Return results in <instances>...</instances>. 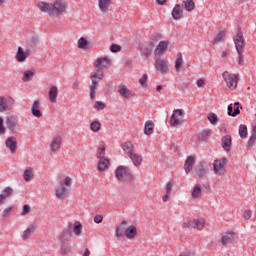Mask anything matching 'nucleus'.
<instances>
[{
    "instance_id": "obj_1",
    "label": "nucleus",
    "mask_w": 256,
    "mask_h": 256,
    "mask_svg": "<svg viewBox=\"0 0 256 256\" xmlns=\"http://www.w3.org/2000/svg\"><path fill=\"white\" fill-rule=\"evenodd\" d=\"M111 63V60L107 57L98 58L95 62V67L97 70L91 75L92 84L90 85V99L93 101L97 97V89H99V81L103 80V70L102 68L107 67Z\"/></svg>"
},
{
    "instance_id": "obj_2",
    "label": "nucleus",
    "mask_w": 256,
    "mask_h": 256,
    "mask_svg": "<svg viewBox=\"0 0 256 256\" xmlns=\"http://www.w3.org/2000/svg\"><path fill=\"white\" fill-rule=\"evenodd\" d=\"M38 9L48 15H63L67 12V2L63 0H55L53 3L39 2Z\"/></svg>"
},
{
    "instance_id": "obj_3",
    "label": "nucleus",
    "mask_w": 256,
    "mask_h": 256,
    "mask_svg": "<svg viewBox=\"0 0 256 256\" xmlns=\"http://www.w3.org/2000/svg\"><path fill=\"white\" fill-rule=\"evenodd\" d=\"M233 41L238 54V65H243V53L245 52V38L243 37V32L241 31V29H239L237 35L234 36Z\"/></svg>"
},
{
    "instance_id": "obj_4",
    "label": "nucleus",
    "mask_w": 256,
    "mask_h": 256,
    "mask_svg": "<svg viewBox=\"0 0 256 256\" xmlns=\"http://www.w3.org/2000/svg\"><path fill=\"white\" fill-rule=\"evenodd\" d=\"M222 78L227 84L228 89H231V91H235V89H237V85L239 83V74H229V71H224L222 73Z\"/></svg>"
},
{
    "instance_id": "obj_5",
    "label": "nucleus",
    "mask_w": 256,
    "mask_h": 256,
    "mask_svg": "<svg viewBox=\"0 0 256 256\" xmlns=\"http://www.w3.org/2000/svg\"><path fill=\"white\" fill-rule=\"evenodd\" d=\"M185 112L183 109H176L173 111L170 117V125L171 127H181L185 123Z\"/></svg>"
},
{
    "instance_id": "obj_6",
    "label": "nucleus",
    "mask_w": 256,
    "mask_h": 256,
    "mask_svg": "<svg viewBox=\"0 0 256 256\" xmlns=\"http://www.w3.org/2000/svg\"><path fill=\"white\" fill-rule=\"evenodd\" d=\"M209 163L205 161L199 162V164L195 168V177L197 179H201L207 175V171H209Z\"/></svg>"
},
{
    "instance_id": "obj_7",
    "label": "nucleus",
    "mask_w": 256,
    "mask_h": 256,
    "mask_svg": "<svg viewBox=\"0 0 256 256\" xmlns=\"http://www.w3.org/2000/svg\"><path fill=\"white\" fill-rule=\"evenodd\" d=\"M115 176L118 179V181L125 182L129 177H131V172L125 168L124 166H119L115 170Z\"/></svg>"
},
{
    "instance_id": "obj_8",
    "label": "nucleus",
    "mask_w": 256,
    "mask_h": 256,
    "mask_svg": "<svg viewBox=\"0 0 256 256\" xmlns=\"http://www.w3.org/2000/svg\"><path fill=\"white\" fill-rule=\"evenodd\" d=\"M227 158L217 159L213 163V171L216 175H223L225 173V165Z\"/></svg>"
},
{
    "instance_id": "obj_9",
    "label": "nucleus",
    "mask_w": 256,
    "mask_h": 256,
    "mask_svg": "<svg viewBox=\"0 0 256 256\" xmlns=\"http://www.w3.org/2000/svg\"><path fill=\"white\" fill-rule=\"evenodd\" d=\"M13 103H15V99L12 97H0V113L7 111V109H11Z\"/></svg>"
},
{
    "instance_id": "obj_10",
    "label": "nucleus",
    "mask_w": 256,
    "mask_h": 256,
    "mask_svg": "<svg viewBox=\"0 0 256 256\" xmlns=\"http://www.w3.org/2000/svg\"><path fill=\"white\" fill-rule=\"evenodd\" d=\"M167 47H169V41H160L154 50V55L156 57H161V55H164V53L167 52Z\"/></svg>"
},
{
    "instance_id": "obj_11",
    "label": "nucleus",
    "mask_w": 256,
    "mask_h": 256,
    "mask_svg": "<svg viewBox=\"0 0 256 256\" xmlns=\"http://www.w3.org/2000/svg\"><path fill=\"white\" fill-rule=\"evenodd\" d=\"M5 145L10 150V153H17V138L15 136L8 137Z\"/></svg>"
},
{
    "instance_id": "obj_12",
    "label": "nucleus",
    "mask_w": 256,
    "mask_h": 256,
    "mask_svg": "<svg viewBox=\"0 0 256 256\" xmlns=\"http://www.w3.org/2000/svg\"><path fill=\"white\" fill-rule=\"evenodd\" d=\"M117 92L123 97V99H130V97H133V92H131L125 84H120Z\"/></svg>"
},
{
    "instance_id": "obj_13",
    "label": "nucleus",
    "mask_w": 256,
    "mask_h": 256,
    "mask_svg": "<svg viewBox=\"0 0 256 256\" xmlns=\"http://www.w3.org/2000/svg\"><path fill=\"white\" fill-rule=\"evenodd\" d=\"M73 232V226L69 225L68 228L64 229L60 236V241L64 245L71 239V233Z\"/></svg>"
},
{
    "instance_id": "obj_14",
    "label": "nucleus",
    "mask_w": 256,
    "mask_h": 256,
    "mask_svg": "<svg viewBox=\"0 0 256 256\" xmlns=\"http://www.w3.org/2000/svg\"><path fill=\"white\" fill-rule=\"evenodd\" d=\"M171 15L174 21L183 19V8L179 4H176L172 9Z\"/></svg>"
},
{
    "instance_id": "obj_15",
    "label": "nucleus",
    "mask_w": 256,
    "mask_h": 256,
    "mask_svg": "<svg viewBox=\"0 0 256 256\" xmlns=\"http://www.w3.org/2000/svg\"><path fill=\"white\" fill-rule=\"evenodd\" d=\"M155 68L156 71H159V73H167V69H169V66L165 59H158L155 61Z\"/></svg>"
},
{
    "instance_id": "obj_16",
    "label": "nucleus",
    "mask_w": 256,
    "mask_h": 256,
    "mask_svg": "<svg viewBox=\"0 0 256 256\" xmlns=\"http://www.w3.org/2000/svg\"><path fill=\"white\" fill-rule=\"evenodd\" d=\"M31 113L33 117H37V119H40V117H43V113H41V102L39 100L34 101Z\"/></svg>"
},
{
    "instance_id": "obj_17",
    "label": "nucleus",
    "mask_w": 256,
    "mask_h": 256,
    "mask_svg": "<svg viewBox=\"0 0 256 256\" xmlns=\"http://www.w3.org/2000/svg\"><path fill=\"white\" fill-rule=\"evenodd\" d=\"M235 241V232L230 231L224 234L221 238V244L223 246L229 245V243H234Z\"/></svg>"
},
{
    "instance_id": "obj_18",
    "label": "nucleus",
    "mask_w": 256,
    "mask_h": 256,
    "mask_svg": "<svg viewBox=\"0 0 256 256\" xmlns=\"http://www.w3.org/2000/svg\"><path fill=\"white\" fill-rule=\"evenodd\" d=\"M61 143H63V138L61 136H54L50 144L51 151H59L61 149Z\"/></svg>"
},
{
    "instance_id": "obj_19",
    "label": "nucleus",
    "mask_w": 256,
    "mask_h": 256,
    "mask_svg": "<svg viewBox=\"0 0 256 256\" xmlns=\"http://www.w3.org/2000/svg\"><path fill=\"white\" fill-rule=\"evenodd\" d=\"M193 165H195V156H188L184 163V171L186 175H189L193 171Z\"/></svg>"
},
{
    "instance_id": "obj_20",
    "label": "nucleus",
    "mask_w": 256,
    "mask_h": 256,
    "mask_svg": "<svg viewBox=\"0 0 256 256\" xmlns=\"http://www.w3.org/2000/svg\"><path fill=\"white\" fill-rule=\"evenodd\" d=\"M48 97L51 103H57V98L59 97V88L55 85L51 86L48 92Z\"/></svg>"
},
{
    "instance_id": "obj_21",
    "label": "nucleus",
    "mask_w": 256,
    "mask_h": 256,
    "mask_svg": "<svg viewBox=\"0 0 256 256\" xmlns=\"http://www.w3.org/2000/svg\"><path fill=\"white\" fill-rule=\"evenodd\" d=\"M27 57H29V53L23 51L22 47H18L16 53V60L18 61V63H25V61H27Z\"/></svg>"
},
{
    "instance_id": "obj_22",
    "label": "nucleus",
    "mask_w": 256,
    "mask_h": 256,
    "mask_svg": "<svg viewBox=\"0 0 256 256\" xmlns=\"http://www.w3.org/2000/svg\"><path fill=\"white\" fill-rule=\"evenodd\" d=\"M6 125L12 133H15L17 131V119L15 116H10L6 119Z\"/></svg>"
},
{
    "instance_id": "obj_23",
    "label": "nucleus",
    "mask_w": 256,
    "mask_h": 256,
    "mask_svg": "<svg viewBox=\"0 0 256 256\" xmlns=\"http://www.w3.org/2000/svg\"><path fill=\"white\" fill-rule=\"evenodd\" d=\"M98 7L102 13H109V7H111V0H98Z\"/></svg>"
},
{
    "instance_id": "obj_24",
    "label": "nucleus",
    "mask_w": 256,
    "mask_h": 256,
    "mask_svg": "<svg viewBox=\"0 0 256 256\" xmlns=\"http://www.w3.org/2000/svg\"><path fill=\"white\" fill-rule=\"evenodd\" d=\"M122 149L124 153H127L128 157L135 153V146L131 141H127L124 144H122Z\"/></svg>"
},
{
    "instance_id": "obj_25",
    "label": "nucleus",
    "mask_w": 256,
    "mask_h": 256,
    "mask_svg": "<svg viewBox=\"0 0 256 256\" xmlns=\"http://www.w3.org/2000/svg\"><path fill=\"white\" fill-rule=\"evenodd\" d=\"M127 225H129V222H127V220H123L121 222V224L116 229V237H123L124 233H126L128 229Z\"/></svg>"
},
{
    "instance_id": "obj_26",
    "label": "nucleus",
    "mask_w": 256,
    "mask_h": 256,
    "mask_svg": "<svg viewBox=\"0 0 256 256\" xmlns=\"http://www.w3.org/2000/svg\"><path fill=\"white\" fill-rule=\"evenodd\" d=\"M129 159H131L133 165L135 167H139L141 165V163H143V156L133 152L132 154H130Z\"/></svg>"
},
{
    "instance_id": "obj_27",
    "label": "nucleus",
    "mask_w": 256,
    "mask_h": 256,
    "mask_svg": "<svg viewBox=\"0 0 256 256\" xmlns=\"http://www.w3.org/2000/svg\"><path fill=\"white\" fill-rule=\"evenodd\" d=\"M124 235L125 237H127V239H135V237H137V227H135L134 225H130L126 229Z\"/></svg>"
},
{
    "instance_id": "obj_28",
    "label": "nucleus",
    "mask_w": 256,
    "mask_h": 256,
    "mask_svg": "<svg viewBox=\"0 0 256 256\" xmlns=\"http://www.w3.org/2000/svg\"><path fill=\"white\" fill-rule=\"evenodd\" d=\"M193 229H198V231H203V229H205V219L204 218L194 219Z\"/></svg>"
},
{
    "instance_id": "obj_29",
    "label": "nucleus",
    "mask_w": 256,
    "mask_h": 256,
    "mask_svg": "<svg viewBox=\"0 0 256 256\" xmlns=\"http://www.w3.org/2000/svg\"><path fill=\"white\" fill-rule=\"evenodd\" d=\"M222 147L226 152L231 151V137L229 135L222 138Z\"/></svg>"
},
{
    "instance_id": "obj_30",
    "label": "nucleus",
    "mask_w": 256,
    "mask_h": 256,
    "mask_svg": "<svg viewBox=\"0 0 256 256\" xmlns=\"http://www.w3.org/2000/svg\"><path fill=\"white\" fill-rule=\"evenodd\" d=\"M182 7L185 11L191 12L195 9V2L193 0H183Z\"/></svg>"
},
{
    "instance_id": "obj_31",
    "label": "nucleus",
    "mask_w": 256,
    "mask_h": 256,
    "mask_svg": "<svg viewBox=\"0 0 256 256\" xmlns=\"http://www.w3.org/2000/svg\"><path fill=\"white\" fill-rule=\"evenodd\" d=\"M256 143V124L252 128V134L248 140L247 147L251 149V147H254Z\"/></svg>"
},
{
    "instance_id": "obj_32",
    "label": "nucleus",
    "mask_w": 256,
    "mask_h": 256,
    "mask_svg": "<svg viewBox=\"0 0 256 256\" xmlns=\"http://www.w3.org/2000/svg\"><path fill=\"white\" fill-rule=\"evenodd\" d=\"M98 169L99 171H105V169H109V159L100 158L98 161Z\"/></svg>"
},
{
    "instance_id": "obj_33",
    "label": "nucleus",
    "mask_w": 256,
    "mask_h": 256,
    "mask_svg": "<svg viewBox=\"0 0 256 256\" xmlns=\"http://www.w3.org/2000/svg\"><path fill=\"white\" fill-rule=\"evenodd\" d=\"M155 124L152 121L148 120L144 124V135H151L153 133V128Z\"/></svg>"
},
{
    "instance_id": "obj_34",
    "label": "nucleus",
    "mask_w": 256,
    "mask_h": 256,
    "mask_svg": "<svg viewBox=\"0 0 256 256\" xmlns=\"http://www.w3.org/2000/svg\"><path fill=\"white\" fill-rule=\"evenodd\" d=\"M35 233V224H31L24 232H23V240L27 241L31 234Z\"/></svg>"
},
{
    "instance_id": "obj_35",
    "label": "nucleus",
    "mask_w": 256,
    "mask_h": 256,
    "mask_svg": "<svg viewBox=\"0 0 256 256\" xmlns=\"http://www.w3.org/2000/svg\"><path fill=\"white\" fill-rule=\"evenodd\" d=\"M241 113V110H239V106L234 108L233 111V104L228 105V115L229 117H237Z\"/></svg>"
},
{
    "instance_id": "obj_36",
    "label": "nucleus",
    "mask_w": 256,
    "mask_h": 256,
    "mask_svg": "<svg viewBox=\"0 0 256 256\" xmlns=\"http://www.w3.org/2000/svg\"><path fill=\"white\" fill-rule=\"evenodd\" d=\"M181 67H183V54L178 53L175 61V69L178 73L181 71Z\"/></svg>"
},
{
    "instance_id": "obj_37",
    "label": "nucleus",
    "mask_w": 256,
    "mask_h": 256,
    "mask_svg": "<svg viewBox=\"0 0 256 256\" xmlns=\"http://www.w3.org/2000/svg\"><path fill=\"white\" fill-rule=\"evenodd\" d=\"M73 233L74 235H77V236L83 233V225L81 224V222L79 221L74 222Z\"/></svg>"
},
{
    "instance_id": "obj_38",
    "label": "nucleus",
    "mask_w": 256,
    "mask_h": 256,
    "mask_svg": "<svg viewBox=\"0 0 256 256\" xmlns=\"http://www.w3.org/2000/svg\"><path fill=\"white\" fill-rule=\"evenodd\" d=\"M239 135H240L241 139H247V135H248L247 125L242 124L239 126Z\"/></svg>"
},
{
    "instance_id": "obj_39",
    "label": "nucleus",
    "mask_w": 256,
    "mask_h": 256,
    "mask_svg": "<svg viewBox=\"0 0 256 256\" xmlns=\"http://www.w3.org/2000/svg\"><path fill=\"white\" fill-rule=\"evenodd\" d=\"M207 119L210 121L211 125H217V123H219V118L213 112L208 114Z\"/></svg>"
},
{
    "instance_id": "obj_40",
    "label": "nucleus",
    "mask_w": 256,
    "mask_h": 256,
    "mask_svg": "<svg viewBox=\"0 0 256 256\" xmlns=\"http://www.w3.org/2000/svg\"><path fill=\"white\" fill-rule=\"evenodd\" d=\"M90 129L93 131V133H98V131H101V122L94 121L90 124Z\"/></svg>"
},
{
    "instance_id": "obj_41",
    "label": "nucleus",
    "mask_w": 256,
    "mask_h": 256,
    "mask_svg": "<svg viewBox=\"0 0 256 256\" xmlns=\"http://www.w3.org/2000/svg\"><path fill=\"white\" fill-rule=\"evenodd\" d=\"M107 105L103 101H95L93 104V109H96V111H103Z\"/></svg>"
},
{
    "instance_id": "obj_42",
    "label": "nucleus",
    "mask_w": 256,
    "mask_h": 256,
    "mask_svg": "<svg viewBox=\"0 0 256 256\" xmlns=\"http://www.w3.org/2000/svg\"><path fill=\"white\" fill-rule=\"evenodd\" d=\"M225 39V31H220L219 34L213 39V45H217V43H221Z\"/></svg>"
},
{
    "instance_id": "obj_43",
    "label": "nucleus",
    "mask_w": 256,
    "mask_h": 256,
    "mask_svg": "<svg viewBox=\"0 0 256 256\" xmlns=\"http://www.w3.org/2000/svg\"><path fill=\"white\" fill-rule=\"evenodd\" d=\"M35 77V71L27 70L24 72L23 81H29V79Z\"/></svg>"
},
{
    "instance_id": "obj_44",
    "label": "nucleus",
    "mask_w": 256,
    "mask_h": 256,
    "mask_svg": "<svg viewBox=\"0 0 256 256\" xmlns=\"http://www.w3.org/2000/svg\"><path fill=\"white\" fill-rule=\"evenodd\" d=\"M33 175V171H31V168H28L24 171L23 177H24V181H31V177Z\"/></svg>"
},
{
    "instance_id": "obj_45",
    "label": "nucleus",
    "mask_w": 256,
    "mask_h": 256,
    "mask_svg": "<svg viewBox=\"0 0 256 256\" xmlns=\"http://www.w3.org/2000/svg\"><path fill=\"white\" fill-rule=\"evenodd\" d=\"M147 81H149V76L147 74H143V76L139 79L141 87L147 88Z\"/></svg>"
},
{
    "instance_id": "obj_46",
    "label": "nucleus",
    "mask_w": 256,
    "mask_h": 256,
    "mask_svg": "<svg viewBox=\"0 0 256 256\" xmlns=\"http://www.w3.org/2000/svg\"><path fill=\"white\" fill-rule=\"evenodd\" d=\"M209 137H211V130H204L200 133L199 139L205 140V139H209Z\"/></svg>"
},
{
    "instance_id": "obj_47",
    "label": "nucleus",
    "mask_w": 256,
    "mask_h": 256,
    "mask_svg": "<svg viewBox=\"0 0 256 256\" xmlns=\"http://www.w3.org/2000/svg\"><path fill=\"white\" fill-rule=\"evenodd\" d=\"M88 44H89V43L87 42V39H85V38H80V39L78 40V48H79V49H85Z\"/></svg>"
},
{
    "instance_id": "obj_48",
    "label": "nucleus",
    "mask_w": 256,
    "mask_h": 256,
    "mask_svg": "<svg viewBox=\"0 0 256 256\" xmlns=\"http://www.w3.org/2000/svg\"><path fill=\"white\" fill-rule=\"evenodd\" d=\"M193 225H194V220H188L183 222V228L184 229H193Z\"/></svg>"
},
{
    "instance_id": "obj_49",
    "label": "nucleus",
    "mask_w": 256,
    "mask_h": 256,
    "mask_svg": "<svg viewBox=\"0 0 256 256\" xmlns=\"http://www.w3.org/2000/svg\"><path fill=\"white\" fill-rule=\"evenodd\" d=\"M97 153H98V155H97L98 159H105L106 158L105 157V147L99 148L97 150Z\"/></svg>"
},
{
    "instance_id": "obj_50",
    "label": "nucleus",
    "mask_w": 256,
    "mask_h": 256,
    "mask_svg": "<svg viewBox=\"0 0 256 256\" xmlns=\"http://www.w3.org/2000/svg\"><path fill=\"white\" fill-rule=\"evenodd\" d=\"M110 51L111 53H119V51H121V46L117 44H112L110 46Z\"/></svg>"
},
{
    "instance_id": "obj_51",
    "label": "nucleus",
    "mask_w": 256,
    "mask_h": 256,
    "mask_svg": "<svg viewBox=\"0 0 256 256\" xmlns=\"http://www.w3.org/2000/svg\"><path fill=\"white\" fill-rule=\"evenodd\" d=\"M8 197H11L10 193L0 194V205H3Z\"/></svg>"
},
{
    "instance_id": "obj_52",
    "label": "nucleus",
    "mask_w": 256,
    "mask_h": 256,
    "mask_svg": "<svg viewBox=\"0 0 256 256\" xmlns=\"http://www.w3.org/2000/svg\"><path fill=\"white\" fill-rule=\"evenodd\" d=\"M30 211H31V206L26 204L23 206L21 215H28V213H30Z\"/></svg>"
},
{
    "instance_id": "obj_53",
    "label": "nucleus",
    "mask_w": 256,
    "mask_h": 256,
    "mask_svg": "<svg viewBox=\"0 0 256 256\" xmlns=\"http://www.w3.org/2000/svg\"><path fill=\"white\" fill-rule=\"evenodd\" d=\"M103 222V215H100V214H97L95 217H94V223H102Z\"/></svg>"
},
{
    "instance_id": "obj_54",
    "label": "nucleus",
    "mask_w": 256,
    "mask_h": 256,
    "mask_svg": "<svg viewBox=\"0 0 256 256\" xmlns=\"http://www.w3.org/2000/svg\"><path fill=\"white\" fill-rule=\"evenodd\" d=\"M55 196H56V198H58L59 201H65V199H66L65 193H56Z\"/></svg>"
},
{
    "instance_id": "obj_55",
    "label": "nucleus",
    "mask_w": 256,
    "mask_h": 256,
    "mask_svg": "<svg viewBox=\"0 0 256 256\" xmlns=\"http://www.w3.org/2000/svg\"><path fill=\"white\" fill-rule=\"evenodd\" d=\"M14 208V206H9L8 208L4 209L3 211V217H7L9 213H11V210Z\"/></svg>"
},
{
    "instance_id": "obj_56",
    "label": "nucleus",
    "mask_w": 256,
    "mask_h": 256,
    "mask_svg": "<svg viewBox=\"0 0 256 256\" xmlns=\"http://www.w3.org/2000/svg\"><path fill=\"white\" fill-rule=\"evenodd\" d=\"M5 134V126L3 125V118L0 117V135Z\"/></svg>"
},
{
    "instance_id": "obj_57",
    "label": "nucleus",
    "mask_w": 256,
    "mask_h": 256,
    "mask_svg": "<svg viewBox=\"0 0 256 256\" xmlns=\"http://www.w3.org/2000/svg\"><path fill=\"white\" fill-rule=\"evenodd\" d=\"M79 85H80L79 80H75V81L72 83V89H73L74 91H77V89H79Z\"/></svg>"
},
{
    "instance_id": "obj_58",
    "label": "nucleus",
    "mask_w": 256,
    "mask_h": 256,
    "mask_svg": "<svg viewBox=\"0 0 256 256\" xmlns=\"http://www.w3.org/2000/svg\"><path fill=\"white\" fill-rule=\"evenodd\" d=\"M171 191H173V184L168 182L166 185V193H171Z\"/></svg>"
},
{
    "instance_id": "obj_59",
    "label": "nucleus",
    "mask_w": 256,
    "mask_h": 256,
    "mask_svg": "<svg viewBox=\"0 0 256 256\" xmlns=\"http://www.w3.org/2000/svg\"><path fill=\"white\" fill-rule=\"evenodd\" d=\"M169 199H171V194L170 193H166L163 197H162V201L164 203H167V201H169Z\"/></svg>"
},
{
    "instance_id": "obj_60",
    "label": "nucleus",
    "mask_w": 256,
    "mask_h": 256,
    "mask_svg": "<svg viewBox=\"0 0 256 256\" xmlns=\"http://www.w3.org/2000/svg\"><path fill=\"white\" fill-rule=\"evenodd\" d=\"M251 215H252L251 210H246V211L244 212L243 217H244L245 219H251Z\"/></svg>"
},
{
    "instance_id": "obj_61",
    "label": "nucleus",
    "mask_w": 256,
    "mask_h": 256,
    "mask_svg": "<svg viewBox=\"0 0 256 256\" xmlns=\"http://www.w3.org/2000/svg\"><path fill=\"white\" fill-rule=\"evenodd\" d=\"M202 189H201V185L197 184L194 189H193V193H201Z\"/></svg>"
},
{
    "instance_id": "obj_62",
    "label": "nucleus",
    "mask_w": 256,
    "mask_h": 256,
    "mask_svg": "<svg viewBox=\"0 0 256 256\" xmlns=\"http://www.w3.org/2000/svg\"><path fill=\"white\" fill-rule=\"evenodd\" d=\"M64 184L66 185V187H70L71 186V178L69 176H67L65 178Z\"/></svg>"
},
{
    "instance_id": "obj_63",
    "label": "nucleus",
    "mask_w": 256,
    "mask_h": 256,
    "mask_svg": "<svg viewBox=\"0 0 256 256\" xmlns=\"http://www.w3.org/2000/svg\"><path fill=\"white\" fill-rule=\"evenodd\" d=\"M203 85H205V79L197 80V87H203Z\"/></svg>"
},
{
    "instance_id": "obj_64",
    "label": "nucleus",
    "mask_w": 256,
    "mask_h": 256,
    "mask_svg": "<svg viewBox=\"0 0 256 256\" xmlns=\"http://www.w3.org/2000/svg\"><path fill=\"white\" fill-rule=\"evenodd\" d=\"M3 193H13V188L11 187L4 188Z\"/></svg>"
}]
</instances>
